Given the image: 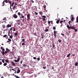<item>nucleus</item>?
<instances>
[{"mask_svg": "<svg viewBox=\"0 0 78 78\" xmlns=\"http://www.w3.org/2000/svg\"><path fill=\"white\" fill-rule=\"evenodd\" d=\"M12 9L13 10H14V9H15V8H16V5H14V6H12Z\"/></svg>", "mask_w": 78, "mask_h": 78, "instance_id": "obj_19", "label": "nucleus"}, {"mask_svg": "<svg viewBox=\"0 0 78 78\" xmlns=\"http://www.w3.org/2000/svg\"><path fill=\"white\" fill-rule=\"evenodd\" d=\"M23 66L24 67H26L27 66V65L25 64H23Z\"/></svg>", "mask_w": 78, "mask_h": 78, "instance_id": "obj_47", "label": "nucleus"}, {"mask_svg": "<svg viewBox=\"0 0 78 78\" xmlns=\"http://www.w3.org/2000/svg\"><path fill=\"white\" fill-rule=\"evenodd\" d=\"M39 13L40 15H42V14H43V12H42L40 11L39 12Z\"/></svg>", "mask_w": 78, "mask_h": 78, "instance_id": "obj_23", "label": "nucleus"}, {"mask_svg": "<svg viewBox=\"0 0 78 78\" xmlns=\"http://www.w3.org/2000/svg\"><path fill=\"white\" fill-rule=\"evenodd\" d=\"M8 2L9 3H10V9H11V3L12 2L11 1V0H8Z\"/></svg>", "mask_w": 78, "mask_h": 78, "instance_id": "obj_10", "label": "nucleus"}, {"mask_svg": "<svg viewBox=\"0 0 78 78\" xmlns=\"http://www.w3.org/2000/svg\"><path fill=\"white\" fill-rule=\"evenodd\" d=\"M54 37L55 38H56V34H58V31L54 30Z\"/></svg>", "mask_w": 78, "mask_h": 78, "instance_id": "obj_5", "label": "nucleus"}, {"mask_svg": "<svg viewBox=\"0 0 78 78\" xmlns=\"http://www.w3.org/2000/svg\"><path fill=\"white\" fill-rule=\"evenodd\" d=\"M71 22V21H69L68 22V23L70 25V26H71V25H70V23Z\"/></svg>", "mask_w": 78, "mask_h": 78, "instance_id": "obj_43", "label": "nucleus"}, {"mask_svg": "<svg viewBox=\"0 0 78 78\" xmlns=\"http://www.w3.org/2000/svg\"><path fill=\"white\" fill-rule=\"evenodd\" d=\"M41 17H42H42H41L40 18V19H42V20H43V21H45V18H46V16H41Z\"/></svg>", "mask_w": 78, "mask_h": 78, "instance_id": "obj_3", "label": "nucleus"}, {"mask_svg": "<svg viewBox=\"0 0 78 78\" xmlns=\"http://www.w3.org/2000/svg\"><path fill=\"white\" fill-rule=\"evenodd\" d=\"M9 42L10 41H7V43H9Z\"/></svg>", "mask_w": 78, "mask_h": 78, "instance_id": "obj_63", "label": "nucleus"}, {"mask_svg": "<svg viewBox=\"0 0 78 78\" xmlns=\"http://www.w3.org/2000/svg\"><path fill=\"white\" fill-rule=\"evenodd\" d=\"M2 62L3 63H5V60H4V59H3L2 60Z\"/></svg>", "mask_w": 78, "mask_h": 78, "instance_id": "obj_41", "label": "nucleus"}, {"mask_svg": "<svg viewBox=\"0 0 78 78\" xmlns=\"http://www.w3.org/2000/svg\"><path fill=\"white\" fill-rule=\"evenodd\" d=\"M9 51H6L5 52V51H2V53L3 55H5V54L6 55V54L7 53H9Z\"/></svg>", "mask_w": 78, "mask_h": 78, "instance_id": "obj_4", "label": "nucleus"}, {"mask_svg": "<svg viewBox=\"0 0 78 78\" xmlns=\"http://www.w3.org/2000/svg\"><path fill=\"white\" fill-rule=\"evenodd\" d=\"M13 17L15 19H17L18 17V16L16 14H14L12 15Z\"/></svg>", "mask_w": 78, "mask_h": 78, "instance_id": "obj_7", "label": "nucleus"}, {"mask_svg": "<svg viewBox=\"0 0 78 78\" xmlns=\"http://www.w3.org/2000/svg\"><path fill=\"white\" fill-rule=\"evenodd\" d=\"M17 24H18V25H20V23H17Z\"/></svg>", "mask_w": 78, "mask_h": 78, "instance_id": "obj_62", "label": "nucleus"}, {"mask_svg": "<svg viewBox=\"0 0 78 78\" xmlns=\"http://www.w3.org/2000/svg\"><path fill=\"white\" fill-rule=\"evenodd\" d=\"M43 69H46V67H45V66H44L43 67Z\"/></svg>", "mask_w": 78, "mask_h": 78, "instance_id": "obj_53", "label": "nucleus"}, {"mask_svg": "<svg viewBox=\"0 0 78 78\" xmlns=\"http://www.w3.org/2000/svg\"><path fill=\"white\" fill-rule=\"evenodd\" d=\"M8 40L9 41V42H11V41H12L11 39H10V38H8Z\"/></svg>", "mask_w": 78, "mask_h": 78, "instance_id": "obj_34", "label": "nucleus"}, {"mask_svg": "<svg viewBox=\"0 0 78 78\" xmlns=\"http://www.w3.org/2000/svg\"><path fill=\"white\" fill-rule=\"evenodd\" d=\"M6 51H9H9H10V50H9V49H8V48H6Z\"/></svg>", "mask_w": 78, "mask_h": 78, "instance_id": "obj_27", "label": "nucleus"}, {"mask_svg": "<svg viewBox=\"0 0 78 78\" xmlns=\"http://www.w3.org/2000/svg\"><path fill=\"white\" fill-rule=\"evenodd\" d=\"M78 65V62H76L75 63V66H77Z\"/></svg>", "mask_w": 78, "mask_h": 78, "instance_id": "obj_25", "label": "nucleus"}, {"mask_svg": "<svg viewBox=\"0 0 78 78\" xmlns=\"http://www.w3.org/2000/svg\"><path fill=\"white\" fill-rule=\"evenodd\" d=\"M2 6H5V3H3V2H2Z\"/></svg>", "mask_w": 78, "mask_h": 78, "instance_id": "obj_36", "label": "nucleus"}, {"mask_svg": "<svg viewBox=\"0 0 78 78\" xmlns=\"http://www.w3.org/2000/svg\"><path fill=\"white\" fill-rule=\"evenodd\" d=\"M6 36H7V35H5L3 36V37H6Z\"/></svg>", "mask_w": 78, "mask_h": 78, "instance_id": "obj_33", "label": "nucleus"}, {"mask_svg": "<svg viewBox=\"0 0 78 78\" xmlns=\"http://www.w3.org/2000/svg\"><path fill=\"white\" fill-rule=\"evenodd\" d=\"M33 58L34 59L36 60L37 59V58H36V57H33Z\"/></svg>", "mask_w": 78, "mask_h": 78, "instance_id": "obj_44", "label": "nucleus"}, {"mask_svg": "<svg viewBox=\"0 0 78 78\" xmlns=\"http://www.w3.org/2000/svg\"><path fill=\"white\" fill-rule=\"evenodd\" d=\"M12 34V30H10L8 31V36H9L10 34Z\"/></svg>", "mask_w": 78, "mask_h": 78, "instance_id": "obj_8", "label": "nucleus"}, {"mask_svg": "<svg viewBox=\"0 0 78 78\" xmlns=\"http://www.w3.org/2000/svg\"><path fill=\"white\" fill-rule=\"evenodd\" d=\"M20 72V69H18L17 70V73H19Z\"/></svg>", "mask_w": 78, "mask_h": 78, "instance_id": "obj_18", "label": "nucleus"}, {"mask_svg": "<svg viewBox=\"0 0 78 78\" xmlns=\"http://www.w3.org/2000/svg\"><path fill=\"white\" fill-rule=\"evenodd\" d=\"M62 22H63V21L62 20V21H60V23H61V24H62Z\"/></svg>", "mask_w": 78, "mask_h": 78, "instance_id": "obj_40", "label": "nucleus"}, {"mask_svg": "<svg viewBox=\"0 0 78 78\" xmlns=\"http://www.w3.org/2000/svg\"><path fill=\"white\" fill-rule=\"evenodd\" d=\"M18 34V32H16L14 34L15 36H16L17 34Z\"/></svg>", "mask_w": 78, "mask_h": 78, "instance_id": "obj_21", "label": "nucleus"}, {"mask_svg": "<svg viewBox=\"0 0 78 78\" xmlns=\"http://www.w3.org/2000/svg\"><path fill=\"white\" fill-rule=\"evenodd\" d=\"M2 62L0 61V65H2Z\"/></svg>", "mask_w": 78, "mask_h": 78, "instance_id": "obj_58", "label": "nucleus"}, {"mask_svg": "<svg viewBox=\"0 0 78 78\" xmlns=\"http://www.w3.org/2000/svg\"><path fill=\"white\" fill-rule=\"evenodd\" d=\"M2 28L3 29H4V28H6V26H5V24L2 25Z\"/></svg>", "mask_w": 78, "mask_h": 78, "instance_id": "obj_17", "label": "nucleus"}, {"mask_svg": "<svg viewBox=\"0 0 78 78\" xmlns=\"http://www.w3.org/2000/svg\"><path fill=\"white\" fill-rule=\"evenodd\" d=\"M70 53L66 57H67L68 58L70 57Z\"/></svg>", "mask_w": 78, "mask_h": 78, "instance_id": "obj_24", "label": "nucleus"}, {"mask_svg": "<svg viewBox=\"0 0 78 78\" xmlns=\"http://www.w3.org/2000/svg\"><path fill=\"white\" fill-rule=\"evenodd\" d=\"M22 45H26V44H25V43L24 42L22 43Z\"/></svg>", "mask_w": 78, "mask_h": 78, "instance_id": "obj_26", "label": "nucleus"}, {"mask_svg": "<svg viewBox=\"0 0 78 78\" xmlns=\"http://www.w3.org/2000/svg\"><path fill=\"white\" fill-rule=\"evenodd\" d=\"M16 76V78H20V77H19V76Z\"/></svg>", "mask_w": 78, "mask_h": 78, "instance_id": "obj_56", "label": "nucleus"}, {"mask_svg": "<svg viewBox=\"0 0 78 78\" xmlns=\"http://www.w3.org/2000/svg\"><path fill=\"white\" fill-rule=\"evenodd\" d=\"M3 31H4V32H3V34H5V31H6V30H5L4 29L3 30Z\"/></svg>", "mask_w": 78, "mask_h": 78, "instance_id": "obj_54", "label": "nucleus"}, {"mask_svg": "<svg viewBox=\"0 0 78 78\" xmlns=\"http://www.w3.org/2000/svg\"><path fill=\"white\" fill-rule=\"evenodd\" d=\"M37 61H39L40 60V58L38 57L37 58Z\"/></svg>", "mask_w": 78, "mask_h": 78, "instance_id": "obj_39", "label": "nucleus"}, {"mask_svg": "<svg viewBox=\"0 0 78 78\" xmlns=\"http://www.w3.org/2000/svg\"><path fill=\"white\" fill-rule=\"evenodd\" d=\"M34 35H35V36H36V33L35 32L33 34Z\"/></svg>", "mask_w": 78, "mask_h": 78, "instance_id": "obj_55", "label": "nucleus"}, {"mask_svg": "<svg viewBox=\"0 0 78 78\" xmlns=\"http://www.w3.org/2000/svg\"><path fill=\"white\" fill-rule=\"evenodd\" d=\"M9 25H11V26H12V23L11 22H9Z\"/></svg>", "mask_w": 78, "mask_h": 78, "instance_id": "obj_38", "label": "nucleus"}, {"mask_svg": "<svg viewBox=\"0 0 78 78\" xmlns=\"http://www.w3.org/2000/svg\"><path fill=\"white\" fill-rule=\"evenodd\" d=\"M9 36V38L10 39H12L13 36L12 35L10 36V34H9V35H8Z\"/></svg>", "mask_w": 78, "mask_h": 78, "instance_id": "obj_13", "label": "nucleus"}, {"mask_svg": "<svg viewBox=\"0 0 78 78\" xmlns=\"http://www.w3.org/2000/svg\"><path fill=\"white\" fill-rule=\"evenodd\" d=\"M6 20V17H5L3 19V20Z\"/></svg>", "mask_w": 78, "mask_h": 78, "instance_id": "obj_28", "label": "nucleus"}, {"mask_svg": "<svg viewBox=\"0 0 78 78\" xmlns=\"http://www.w3.org/2000/svg\"><path fill=\"white\" fill-rule=\"evenodd\" d=\"M74 19V17H72V18H71V20H72V21H73Z\"/></svg>", "mask_w": 78, "mask_h": 78, "instance_id": "obj_32", "label": "nucleus"}, {"mask_svg": "<svg viewBox=\"0 0 78 78\" xmlns=\"http://www.w3.org/2000/svg\"><path fill=\"white\" fill-rule=\"evenodd\" d=\"M45 31H46V32H47L48 31V29H46L45 30H44Z\"/></svg>", "mask_w": 78, "mask_h": 78, "instance_id": "obj_29", "label": "nucleus"}, {"mask_svg": "<svg viewBox=\"0 0 78 78\" xmlns=\"http://www.w3.org/2000/svg\"><path fill=\"white\" fill-rule=\"evenodd\" d=\"M60 20H57L56 21V23H57L58 24V23H59V21Z\"/></svg>", "mask_w": 78, "mask_h": 78, "instance_id": "obj_20", "label": "nucleus"}, {"mask_svg": "<svg viewBox=\"0 0 78 78\" xmlns=\"http://www.w3.org/2000/svg\"><path fill=\"white\" fill-rule=\"evenodd\" d=\"M5 61L6 62H9V60L6 59L5 60Z\"/></svg>", "mask_w": 78, "mask_h": 78, "instance_id": "obj_37", "label": "nucleus"}, {"mask_svg": "<svg viewBox=\"0 0 78 78\" xmlns=\"http://www.w3.org/2000/svg\"><path fill=\"white\" fill-rule=\"evenodd\" d=\"M34 12L35 15H37L38 14V13L37 12Z\"/></svg>", "mask_w": 78, "mask_h": 78, "instance_id": "obj_42", "label": "nucleus"}, {"mask_svg": "<svg viewBox=\"0 0 78 78\" xmlns=\"http://www.w3.org/2000/svg\"><path fill=\"white\" fill-rule=\"evenodd\" d=\"M14 2H13L12 4V6H13V5H14Z\"/></svg>", "mask_w": 78, "mask_h": 78, "instance_id": "obj_52", "label": "nucleus"}, {"mask_svg": "<svg viewBox=\"0 0 78 78\" xmlns=\"http://www.w3.org/2000/svg\"><path fill=\"white\" fill-rule=\"evenodd\" d=\"M7 65V63H5L3 65L4 66H6Z\"/></svg>", "mask_w": 78, "mask_h": 78, "instance_id": "obj_31", "label": "nucleus"}, {"mask_svg": "<svg viewBox=\"0 0 78 78\" xmlns=\"http://www.w3.org/2000/svg\"><path fill=\"white\" fill-rule=\"evenodd\" d=\"M27 20H30V14H28L27 15Z\"/></svg>", "mask_w": 78, "mask_h": 78, "instance_id": "obj_6", "label": "nucleus"}, {"mask_svg": "<svg viewBox=\"0 0 78 78\" xmlns=\"http://www.w3.org/2000/svg\"><path fill=\"white\" fill-rule=\"evenodd\" d=\"M13 66H15L16 65L15 64V63H14L13 62H11Z\"/></svg>", "mask_w": 78, "mask_h": 78, "instance_id": "obj_14", "label": "nucleus"}, {"mask_svg": "<svg viewBox=\"0 0 78 78\" xmlns=\"http://www.w3.org/2000/svg\"><path fill=\"white\" fill-rule=\"evenodd\" d=\"M41 36L42 39H44V37H45V35H44V34H42V33L41 34Z\"/></svg>", "mask_w": 78, "mask_h": 78, "instance_id": "obj_12", "label": "nucleus"}, {"mask_svg": "<svg viewBox=\"0 0 78 78\" xmlns=\"http://www.w3.org/2000/svg\"><path fill=\"white\" fill-rule=\"evenodd\" d=\"M52 46H53V48H55V44L54 43H53L52 44Z\"/></svg>", "mask_w": 78, "mask_h": 78, "instance_id": "obj_30", "label": "nucleus"}, {"mask_svg": "<svg viewBox=\"0 0 78 78\" xmlns=\"http://www.w3.org/2000/svg\"><path fill=\"white\" fill-rule=\"evenodd\" d=\"M13 30V27H11L10 29V30Z\"/></svg>", "mask_w": 78, "mask_h": 78, "instance_id": "obj_50", "label": "nucleus"}, {"mask_svg": "<svg viewBox=\"0 0 78 78\" xmlns=\"http://www.w3.org/2000/svg\"><path fill=\"white\" fill-rule=\"evenodd\" d=\"M61 35H62V36H63V37H64V33H63V34H61Z\"/></svg>", "mask_w": 78, "mask_h": 78, "instance_id": "obj_49", "label": "nucleus"}, {"mask_svg": "<svg viewBox=\"0 0 78 78\" xmlns=\"http://www.w3.org/2000/svg\"><path fill=\"white\" fill-rule=\"evenodd\" d=\"M48 25H50V23H51V22H53V21H48Z\"/></svg>", "mask_w": 78, "mask_h": 78, "instance_id": "obj_22", "label": "nucleus"}, {"mask_svg": "<svg viewBox=\"0 0 78 78\" xmlns=\"http://www.w3.org/2000/svg\"><path fill=\"white\" fill-rule=\"evenodd\" d=\"M59 9V8L58 7L56 8L55 9V10H56V11H58V10Z\"/></svg>", "mask_w": 78, "mask_h": 78, "instance_id": "obj_35", "label": "nucleus"}, {"mask_svg": "<svg viewBox=\"0 0 78 78\" xmlns=\"http://www.w3.org/2000/svg\"><path fill=\"white\" fill-rule=\"evenodd\" d=\"M20 63L21 64H22V61H21Z\"/></svg>", "mask_w": 78, "mask_h": 78, "instance_id": "obj_60", "label": "nucleus"}, {"mask_svg": "<svg viewBox=\"0 0 78 78\" xmlns=\"http://www.w3.org/2000/svg\"><path fill=\"white\" fill-rule=\"evenodd\" d=\"M2 51H5V50L4 48H3V49H2Z\"/></svg>", "mask_w": 78, "mask_h": 78, "instance_id": "obj_57", "label": "nucleus"}, {"mask_svg": "<svg viewBox=\"0 0 78 78\" xmlns=\"http://www.w3.org/2000/svg\"><path fill=\"white\" fill-rule=\"evenodd\" d=\"M25 41V39H22V41L23 42H24Z\"/></svg>", "mask_w": 78, "mask_h": 78, "instance_id": "obj_45", "label": "nucleus"}, {"mask_svg": "<svg viewBox=\"0 0 78 78\" xmlns=\"http://www.w3.org/2000/svg\"><path fill=\"white\" fill-rule=\"evenodd\" d=\"M1 49L2 50V49H3V47H1Z\"/></svg>", "mask_w": 78, "mask_h": 78, "instance_id": "obj_64", "label": "nucleus"}, {"mask_svg": "<svg viewBox=\"0 0 78 78\" xmlns=\"http://www.w3.org/2000/svg\"><path fill=\"white\" fill-rule=\"evenodd\" d=\"M19 57H20V56H18V59L17 60H14L15 62H19V61L20 60V58H19Z\"/></svg>", "mask_w": 78, "mask_h": 78, "instance_id": "obj_9", "label": "nucleus"}, {"mask_svg": "<svg viewBox=\"0 0 78 78\" xmlns=\"http://www.w3.org/2000/svg\"><path fill=\"white\" fill-rule=\"evenodd\" d=\"M4 0L5 3H8V1L7 0Z\"/></svg>", "mask_w": 78, "mask_h": 78, "instance_id": "obj_51", "label": "nucleus"}, {"mask_svg": "<svg viewBox=\"0 0 78 78\" xmlns=\"http://www.w3.org/2000/svg\"><path fill=\"white\" fill-rule=\"evenodd\" d=\"M58 42H59V43H60L61 44V42H62V40L61 39H59L58 40Z\"/></svg>", "mask_w": 78, "mask_h": 78, "instance_id": "obj_15", "label": "nucleus"}, {"mask_svg": "<svg viewBox=\"0 0 78 78\" xmlns=\"http://www.w3.org/2000/svg\"><path fill=\"white\" fill-rule=\"evenodd\" d=\"M53 30H56V27H53Z\"/></svg>", "mask_w": 78, "mask_h": 78, "instance_id": "obj_46", "label": "nucleus"}, {"mask_svg": "<svg viewBox=\"0 0 78 78\" xmlns=\"http://www.w3.org/2000/svg\"><path fill=\"white\" fill-rule=\"evenodd\" d=\"M64 23H65V25H66V20H64Z\"/></svg>", "mask_w": 78, "mask_h": 78, "instance_id": "obj_59", "label": "nucleus"}, {"mask_svg": "<svg viewBox=\"0 0 78 78\" xmlns=\"http://www.w3.org/2000/svg\"><path fill=\"white\" fill-rule=\"evenodd\" d=\"M71 17H73V15H71Z\"/></svg>", "mask_w": 78, "mask_h": 78, "instance_id": "obj_61", "label": "nucleus"}, {"mask_svg": "<svg viewBox=\"0 0 78 78\" xmlns=\"http://www.w3.org/2000/svg\"><path fill=\"white\" fill-rule=\"evenodd\" d=\"M13 31H16V28H15L14 27H13Z\"/></svg>", "mask_w": 78, "mask_h": 78, "instance_id": "obj_48", "label": "nucleus"}, {"mask_svg": "<svg viewBox=\"0 0 78 78\" xmlns=\"http://www.w3.org/2000/svg\"><path fill=\"white\" fill-rule=\"evenodd\" d=\"M44 11H45L46 12H47V10H46V9H45V8H46V6L45 5H44Z\"/></svg>", "mask_w": 78, "mask_h": 78, "instance_id": "obj_16", "label": "nucleus"}, {"mask_svg": "<svg viewBox=\"0 0 78 78\" xmlns=\"http://www.w3.org/2000/svg\"><path fill=\"white\" fill-rule=\"evenodd\" d=\"M67 27L69 30H70V29L74 30H75V32H76V31H78V30L76 29V28H75V27H74V26H69V25L68 24L67 26Z\"/></svg>", "mask_w": 78, "mask_h": 78, "instance_id": "obj_1", "label": "nucleus"}, {"mask_svg": "<svg viewBox=\"0 0 78 78\" xmlns=\"http://www.w3.org/2000/svg\"><path fill=\"white\" fill-rule=\"evenodd\" d=\"M17 14L20 19L22 18L25 19V17L24 16H23V15L22 14H21V13L20 12H18L17 13Z\"/></svg>", "mask_w": 78, "mask_h": 78, "instance_id": "obj_2", "label": "nucleus"}, {"mask_svg": "<svg viewBox=\"0 0 78 78\" xmlns=\"http://www.w3.org/2000/svg\"><path fill=\"white\" fill-rule=\"evenodd\" d=\"M9 27H11V26L10 24H8L6 26V28H9Z\"/></svg>", "mask_w": 78, "mask_h": 78, "instance_id": "obj_11", "label": "nucleus"}]
</instances>
